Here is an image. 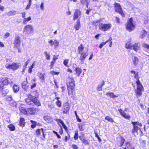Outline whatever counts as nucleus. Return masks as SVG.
Returning <instances> with one entry per match:
<instances>
[{
	"mask_svg": "<svg viewBox=\"0 0 149 149\" xmlns=\"http://www.w3.org/2000/svg\"><path fill=\"white\" fill-rule=\"evenodd\" d=\"M69 78L70 80L68 82L69 83V85L67 84L68 86V90L71 89V90H72L74 89L75 86V82L74 78H71L70 77ZM67 84H68V83Z\"/></svg>",
	"mask_w": 149,
	"mask_h": 149,
	"instance_id": "obj_6",
	"label": "nucleus"
},
{
	"mask_svg": "<svg viewBox=\"0 0 149 149\" xmlns=\"http://www.w3.org/2000/svg\"><path fill=\"white\" fill-rule=\"evenodd\" d=\"M143 90V87L141 84L137 86V89L135 90V93L136 94L137 97L140 96L142 95V92Z\"/></svg>",
	"mask_w": 149,
	"mask_h": 149,
	"instance_id": "obj_8",
	"label": "nucleus"
},
{
	"mask_svg": "<svg viewBox=\"0 0 149 149\" xmlns=\"http://www.w3.org/2000/svg\"><path fill=\"white\" fill-rule=\"evenodd\" d=\"M114 6L116 11L119 13L123 17L125 16V14L122 11V8L120 4L117 3H115Z\"/></svg>",
	"mask_w": 149,
	"mask_h": 149,
	"instance_id": "obj_7",
	"label": "nucleus"
},
{
	"mask_svg": "<svg viewBox=\"0 0 149 149\" xmlns=\"http://www.w3.org/2000/svg\"><path fill=\"white\" fill-rule=\"evenodd\" d=\"M0 92H2L3 95L4 96H6L9 92V90L7 89L4 90H3V89L2 91Z\"/></svg>",
	"mask_w": 149,
	"mask_h": 149,
	"instance_id": "obj_37",
	"label": "nucleus"
},
{
	"mask_svg": "<svg viewBox=\"0 0 149 149\" xmlns=\"http://www.w3.org/2000/svg\"><path fill=\"white\" fill-rule=\"evenodd\" d=\"M135 26L133 23V19L130 18L128 19L126 27L127 30L129 32L132 31L134 29Z\"/></svg>",
	"mask_w": 149,
	"mask_h": 149,
	"instance_id": "obj_3",
	"label": "nucleus"
},
{
	"mask_svg": "<svg viewBox=\"0 0 149 149\" xmlns=\"http://www.w3.org/2000/svg\"><path fill=\"white\" fill-rule=\"evenodd\" d=\"M8 127L10 129L11 131L15 130V127L13 124H10L8 126Z\"/></svg>",
	"mask_w": 149,
	"mask_h": 149,
	"instance_id": "obj_39",
	"label": "nucleus"
},
{
	"mask_svg": "<svg viewBox=\"0 0 149 149\" xmlns=\"http://www.w3.org/2000/svg\"><path fill=\"white\" fill-rule=\"evenodd\" d=\"M38 75L41 79V81H43L45 79L44 74H42L40 72H38Z\"/></svg>",
	"mask_w": 149,
	"mask_h": 149,
	"instance_id": "obj_25",
	"label": "nucleus"
},
{
	"mask_svg": "<svg viewBox=\"0 0 149 149\" xmlns=\"http://www.w3.org/2000/svg\"><path fill=\"white\" fill-rule=\"evenodd\" d=\"M64 110L63 112L65 113H67L69 110V107L68 104L67 103H65L64 104Z\"/></svg>",
	"mask_w": 149,
	"mask_h": 149,
	"instance_id": "obj_15",
	"label": "nucleus"
},
{
	"mask_svg": "<svg viewBox=\"0 0 149 149\" xmlns=\"http://www.w3.org/2000/svg\"><path fill=\"white\" fill-rule=\"evenodd\" d=\"M80 54V56L79 58V59L85 60L86 57L88 56V52H81Z\"/></svg>",
	"mask_w": 149,
	"mask_h": 149,
	"instance_id": "obj_14",
	"label": "nucleus"
},
{
	"mask_svg": "<svg viewBox=\"0 0 149 149\" xmlns=\"http://www.w3.org/2000/svg\"><path fill=\"white\" fill-rule=\"evenodd\" d=\"M44 119L47 123H50L52 121V118L48 116H44Z\"/></svg>",
	"mask_w": 149,
	"mask_h": 149,
	"instance_id": "obj_18",
	"label": "nucleus"
},
{
	"mask_svg": "<svg viewBox=\"0 0 149 149\" xmlns=\"http://www.w3.org/2000/svg\"><path fill=\"white\" fill-rule=\"evenodd\" d=\"M68 62V60L67 59L63 61V64L64 65L66 66L67 65V64Z\"/></svg>",
	"mask_w": 149,
	"mask_h": 149,
	"instance_id": "obj_56",
	"label": "nucleus"
},
{
	"mask_svg": "<svg viewBox=\"0 0 149 149\" xmlns=\"http://www.w3.org/2000/svg\"><path fill=\"white\" fill-rule=\"evenodd\" d=\"M6 100L8 101H10L12 100V97L10 96H8L6 98Z\"/></svg>",
	"mask_w": 149,
	"mask_h": 149,
	"instance_id": "obj_55",
	"label": "nucleus"
},
{
	"mask_svg": "<svg viewBox=\"0 0 149 149\" xmlns=\"http://www.w3.org/2000/svg\"><path fill=\"white\" fill-rule=\"evenodd\" d=\"M99 29L103 31H105L110 29L111 26L110 24H104L101 22L99 21H97Z\"/></svg>",
	"mask_w": 149,
	"mask_h": 149,
	"instance_id": "obj_1",
	"label": "nucleus"
},
{
	"mask_svg": "<svg viewBox=\"0 0 149 149\" xmlns=\"http://www.w3.org/2000/svg\"><path fill=\"white\" fill-rule=\"evenodd\" d=\"M31 19V17H29L28 18H25L23 20V24H27L28 22L30 21Z\"/></svg>",
	"mask_w": 149,
	"mask_h": 149,
	"instance_id": "obj_27",
	"label": "nucleus"
},
{
	"mask_svg": "<svg viewBox=\"0 0 149 149\" xmlns=\"http://www.w3.org/2000/svg\"><path fill=\"white\" fill-rule=\"evenodd\" d=\"M78 131L77 130H76L75 131V134L74 137V139L75 140L78 139Z\"/></svg>",
	"mask_w": 149,
	"mask_h": 149,
	"instance_id": "obj_38",
	"label": "nucleus"
},
{
	"mask_svg": "<svg viewBox=\"0 0 149 149\" xmlns=\"http://www.w3.org/2000/svg\"><path fill=\"white\" fill-rule=\"evenodd\" d=\"M80 26L81 25L80 24V19H79L77 20L76 23L75 24L74 27L75 29L77 30L79 29Z\"/></svg>",
	"mask_w": 149,
	"mask_h": 149,
	"instance_id": "obj_16",
	"label": "nucleus"
},
{
	"mask_svg": "<svg viewBox=\"0 0 149 149\" xmlns=\"http://www.w3.org/2000/svg\"><path fill=\"white\" fill-rule=\"evenodd\" d=\"M82 142L85 145H88L89 144V143L88 142V141L85 139H84L82 140Z\"/></svg>",
	"mask_w": 149,
	"mask_h": 149,
	"instance_id": "obj_52",
	"label": "nucleus"
},
{
	"mask_svg": "<svg viewBox=\"0 0 149 149\" xmlns=\"http://www.w3.org/2000/svg\"><path fill=\"white\" fill-rule=\"evenodd\" d=\"M144 23L146 25V27L149 29V19L148 17H146L144 18Z\"/></svg>",
	"mask_w": 149,
	"mask_h": 149,
	"instance_id": "obj_20",
	"label": "nucleus"
},
{
	"mask_svg": "<svg viewBox=\"0 0 149 149\" xmlns=\"http://www.w3.org/2000/svg\"><path fill=\"white\" fill-rule=\"evenodd\" d=\"M33 104H35L36 105L39 106L40 105V103L39 100L37 99L36 97L34 98V100H33Z\"/></svg>",
	"mask_w": 149,
	"mask_h": 149,
	"instance_id": "obj_23",
	"label": "nucleus"
},
{
	"mask_svg": "<svg viewBox=\"0 0 149 149\" xmlns=\"http://www.w3.org/2000/svg\"><path fill=\"white\" fill-rule=\"evenodd\" d=\"M44 54L45 55L46 58L47 60H49L50 59V55L48 54L47 52L45 51L44 52Z\"/></svg>",
	"mask_w": 149,
	"mask_h": 149,
	"instance_id": "obj_43",
	"label": "nucleus"
},
{
	"mask_svg": "<svg viewBox=\"0 0 149 149\" xmlns=\"http://www.w3.org/2000/svg\"><path fill=\"white\" fill-rule=\"evenodd\" d=\"M44 3L42 2L41 3L40 6V8H41V10H44V9L43 8L44 7Z\"/></svg>",
	"mask_w": 149,
	"mask_h": 149,
	"instance_id": "obj_58",
	"label": "nucleus"
},
{
	"mask_svg": "<svg viewBox=\"0 0 149 149\" xmlns=\"http://www.w3.org/2000/svg\"><path fill=\"white\" fill-rule=\"evenodd\" d=\"M72 148L73 149H78L77 146L75 144H73L72 145Z\"/></svg>",
	"mask_w": 149,
	"mask_h": 149,
	"instance_id": "obj_60",
	"label": "nucleus"
},
{
	"mask_svg": "<svg viewBox=\"0 0 149 149\" xmlns=\"http://www.w3.org/2000/svg\"><path fill=\"white\" fill-rule=\"evenodd\" d=\"M132 124L133 125V128L132 130V133L134 134L135 132L138 133V131L140 130L141 131L140 128L138 127V126L141 127L142 126V125L141 123H139L137 122H132Z\"/></svg>",
	"mask_w": 149,
	"mask_h": 149,
	"instance_id": "obj_2",
	"label": "nucleus"
},
{
	"mask_svg": "<svg viewBox=\"0 0 149 149\" xmlns=\"http://www.w3.org/2000/svg\"><path fill=\"white\" fill-rule=\"evenodd\" d=\"M120 145L119 146L121 147L123 146L125 140L124 138L121 137L120 138Z\"/></svg>",
	"mask_w": 149,
	"mask_h": 149,
	"instance_id": "obj_40",
	"label": "nucleus"
},
{
	"mask_svg": "<svg viewBox=\"0 0 149 149\" xmlns=\"http://www.w3.org/2000/svg\"><path fill=\"white\" fill-rule=\"evenodd\" d=\"M14 44L15 47L17 48L19 47L20 45V41L19 36L15 37Z\"/></svg>",
	"mask_w": 149,
	"mask_h": 149,
	"instance_id": "obj_12",
	"label": "nucleus"
},
{
	"mask_svg": "<svg viewBox=\"0 0 149 149\" xmlns=\"http://www.w3.org/2000/svg\"><path fill=\"white\" fill-rule=\"evenodd\" d=\"M13 90L15 93L18 92L19 90V88L18 86L14 85L13 87Z\"/></svg>",
	"mask_w": 149,
	"mask_h": 149,
	"instance_id": "obj_28",
	"label": "nucleus"
},
{
	"mask_svg": "<svg viewBox=\"0 0 149 149\" xmlns=\"http://www.w3.org/2000/svg\"><path fill=\"white\" fill-rule=\"evenodd\" d=\"M24 31L26 34H30L33 31V26L29 24L26 25L24 28Z\"/></svg>",
	"mask_w": 149,
	"mask_h": 149,
	"instance_id": "obj_5",
	"label": "nucleus"
},
{
	"mask_svg": "<svg viewBox=\"0 0 149 149\" xmlns=\"http://www.w3.org/2000/svg\"><path fill=\"white\" fill-rule=\"evenodd\" d=\"M56 105L59 107H61V102L59 100H58L56 102Z\"/></svg>",
	"mask_w": 149,
	"mask_h": 149,
	"instance_id": "obj_46",
	"label": "nucleus"
},
{
	"mask_svg": "<svg viewBox=\"0 0 149 149\" xmlns=\"http://www.w3.org/2000/svg\"><path fill=\"white\" fill-rule=\"evenodd\" d=\"M118 110L120 113V114L123 117L127 119H129L130 118V116L129 115L126 114L125 113V111H123L121 109H119Z\"/></svg>",
	"mask_w": 149,
	"mask_h": 149,
	"instance_id": "obj_11",
	"label": "nucleus"
},
{
	"mask_svg": "<svg viewBox=\"0 0 149 149\" xmlns=\"http://www.w3.org/2000/svg\"><path fill=\"white\" fill-rule=\"evenodd\" d=\"M56 121L59 122L63 126V128L65 130H67V127L66 125L64 124V123L63 122V121H62L60 119H56Z\"/></svg>",
	"mask_w": 149,
	"mask_h": 149,
	"instance_id": "obj_24",
	"label": "nucleus"
},
{
	"mask_svg": "<svg viewBox=\"0 0 149 149\" xmlns=\"http://www.w3.org/2000/svg\"><path fill=\"white\" fill-rule=\"evenodd\" d=\"M80 1L82 4L85 5L86 3H87L88 1V0H80Z\"/></svg>",
	"mask_w": 149,
	"mask_h": 149,
	"instance_id": "obj_44",
	"label": "nucleus"
},
{
	"mask_svg": "<svg viewBox=\"0 0 149 149\" xmlns=\"http://www.w3.org/2000/svg\"><path fill=\"white\" fill-rule=\"evenodd\" d=\"M134 78L135 79H138V72L136 73L135 74H134Z\"/></svg>",
	"mask_w": 149,
	"mask_h": 149,
	"instance_id": "obj_62",
	"label": "nucleus"
},
{
	"mask_svg": "<svg viewBox=\"0 0 149 149\" xmlns=\"http://www.w3.org/2000/svg\"><path fill=\"white\" fill-rule=\"evenodd\" d=\"M104 85H105L104 82V81H103L102 83V84H101L99 85L98 86L97 88V89L98 91H101L102 89V86H104Z\"/></svg>",
	"mask_w": 149,
	"mask_h": 149,
	"instance_id": "obj_30",
	"label": "nucleus"
},
{
	"mask_svg": "<svg viewBox=\"0 0 149 149\" xmlns=\"http://www.w3.org/2000/svg\"><path fill=\"white\" fill-rule=\"evenodd\" d=\"M36 83H33L32 85L31 86V89H32L33 88H34L36 87Z\"/></svg>",
	"mask_w": 149,
	"mask_h": 149,
	"instance_id": "obj_63",
	"label": "nucleus"
},
{
	"mask_svg": "<svg viewBox=\"0 0 149 149\" xmlns=\"http://www.w3.org/2000/svg\"><path fill=\"white\" fill-rule=\"evenodd\" d=\"M107 95H109L111 97L114 98L115 97H117L118 96H116L113 93L108 92L106 94Z\"/></svg>",
	"mask_w": 149,
	"mask_h": 149,
	"instance_id": "obj_33",
	"label": "nucleus"
},
{
	"mask_svg": "<svg viewBox=\"0 0 149 149\" xmlns=\"http://www.w3.org/2000/svg\"><path fill=\"white\" fill-rule=\"evenodd\" d=\"M81 15V12L80 10L79 9L76 10L73 16V20L75 21L78 18L80 19Z\"/></svg>",
	"mask_w": 149,
	"mask_h": 149,
	"instance_id": "obj_10",
	"label": "nucleus"
},
{
	"mask_svg": "<svg viewBox=\"0 0 149 149\" xmlns=\"http://www.w3.org/2000/svg\"><path fill=\"white\" fill-rule=\"evenodd\" d=\"M79 127L81 131H83L84 129L83 128L82 126L80 124L79 125Z\"/></svg>",
	"mask_w": 149,
	"mask_h": 149,
	"instance_id": "obj_61",
	"label": "nucleus"
},
{
	"mask_svg": "<svg viewBox=\"0 0 149 149\" xmlns=\"http://www.w3.org/2000/svg\"><path fill=\"white\" fill-rule=\"evenodd\" d=\"M95 136L98 139L99 142H101L102 141V140L99 137V136L98 135V134L95 132Z\"/></svg>",
	"mask_w": 149,
	"mask_h": 149,
	"instance_id": "obj_45",
	"label": "nucleus"
},
{
	"mask_svg": "<svg viewBox=\"0 0 149 149\" xmlns=\"http://www.w3.org/2000/svg\"><path fill=\"white\" fill-rule=\"evenodd\" d=\"M140 44L138 43H136L135 44L132 46V49L134 50L137 51V50L139 49Z\"/></svg>",
	"mask_w": 149,
	"mask_h": 149,
	"instance_id": "obj_19",
	"label": "nucleus"
},
{
	"mask_svg": "<svg viewBox=\"0 0 149 149\" xmlns=\"http://www.w3.org/2000/svg\"><path fill=\"white\" fill-rule=\"evenodd\" d=\"M10 105L13 107H16L17 105V103L13 100L11 101L10 102Z\"/></svg>",
	"mask_w": 149,
	"mask_h": 149,
	"instance_id": "obj_34",
	"label": "nucleus"
},
{
	"mask_svg": "<svg viewBox=\"0 0 149 149\" xmlns=\"http://www.w3.org/2000/svg\"><path fill=\"white\" fill-rule=\"evenodd\" d=\"M36 97L32 96L30 94L28 95V98L31 100L33 101L34 100V98Z\"/></svg>",
	"mask_w": 149,
	"mask_h": 149,
	"instance_id": "obj_41",
	"label": "nucleus"
},
{
	"mask_svg": "<svg viewBox=\"0 0 149 149\" xmlns=\"http://www.w3.org/2000/svg\"><path fill=\"white\" fill-rule=\"evenodd\" d=\"M10 35V34L8 32L6 33L4 36V38H7Z\"/></svg>",
	"mask_w": 149,
	"mask_h": 149,
	"instance_id": "obj_59",
	"label": "nucleus"
},
{
	"mask_svg": "<svg viewBox=\"0 0 149 149\" xmlns=\"http://www.w3.org/2000/svg\"><path fill=\"white\" fill-rule=\"evenodd\" d=\"M106 43H107V42H106V41L105 42H102L100 45L99 47V48L100 49H101L102 47L104 45H105L106 44Z\"/></svg>",
	"mask_w": 149,
	"mask_h": 149,
	"instance_id": "obj_47",
	"label": "nucleus"
},
{
	"mask_svg": "<svg viewBox=\"0 0 149 149\" xmlns=\"http://www.w3.org/2000/svg\"><path fill=\"white\" fill-rule=\"evenodd\" d=\"M24 119L23 118H20L19 124L20 126L23 127L24 126Z\"/></svg>",
	"mask_w": 149,
	"mask_h": 149,
	"instance_id": "obj_26",
	"label": "nucleus"
},
{
	"mask_svg": "<svg viewBox=\"0 0 149 149\" xmlns=\"http://www.w3.org/2000/svg\"><path fill=\"white\" fill-rule=\"evenodd\" d=\"M79 50V53H81L84 50V47L82 44H81L78 47Z\"/></svg>",
	"mask_w": 149,
	"mask_h": 149,
	"instance_id": "obj_35",
	"label": "nucleus"
},
{
	"mask_svg": "<svg viewBox=\"0 0 149 149\" xmlns=\"http://www.w3.org/2000/svg\"><path fill=\"white\" fill-rule=\"evenodd\" d=\"M132 61L133 64L134 65H137L139 62V59L136 56H134L132 58Z\"/></svg>",
	"mask_w": 149,
	"mask_h": 149,
	"instance_id": "obj_21",
	"label": "nucleus"
},
{
	"mask_svg": "<svg viewBox=\"0 0 149 149\" xmlns=\"http://www.w3.org/2000/svg\"><path fill=\"white\" fill-rule=\"evenodd\" d=\"M132 46L133 45H132L130 42H128L126 43L125 45V47L127 49H132Z\"/></svg>",
	"mask_w": 149,
	"mask_h": 149,
	"instance_id": "obj_32",
	"label": "nucleus"
},
{
	"mask_svg": "<svg viewBox=\"0 0 149 149\" xmlns=\"http://www.w3.org/2000/svg\"><path fill=\"white\" fill-rule=\"evenodd\" d=\"M33 68V67L32 66H31L29 67L28 70V72L29 73H31L32 72V69Z\"/></svg>",
	"mask_w": 149,
	"mask_h": 149,
	"instance_id": "obj_57",
	"label": "nucleus"
},
{
	"mask_svg": "<svg viewBox=\"0 0 149 149\" xmlns=\"http://www.w3.org/2000/svg\"><path fill=\"white\" fill-rule=\"evenodd\" d=\"M105 119L106 120H107L108 121L112 123H113L114 122L112 118H111L110 117L108 116H107L106 117H105Z\"/></svg>",
	"mask_w": 149,
	"mask_h": 149,
	"instance_id": "obj_36",
	"label": "nucleus"
},
{
	"mask_svg": "<svg viewBox=\"0 0 149 149\" xmlns=\"http://www.w3.org/2000/svg\"><path fill=\"white\" fill-rule=\"evenodd\" d=\"M10 81L7 78H3L1 79L0 82V91H2L4 89L3 86L4 85H7L10 83Z\"/></svg>",
	"mask_w": 149,
	"mask_h": 149,
	"instance_id": "obj_4",
	"label": "nucleus"
},
{
	"mask_svg": "<svg viewBox=\"0 0 149 149\" xmlns=\"http://www.w3.org/2000/svg\"><path fill=\"white\" fill-rule=\"evenodd\" d=\"M51 73L52 75H58V74L59 73V72H55L54 71H52L51 72Z\"/></svg>",
	"mask_w": 149,
	"mask_h": 149,
	"instance_id": "obj_54",
	"label": "nucleus"
},
{
	"mask_svg": "<svg viewBox=\"0 0 149 149\" xmlns=\"http://www.w3.org/2000/svg\"><path fill=\"white\" fill-rule=\"evenodd\" d=\"M28 82L27 81V79H26V81H24L22 84V86L23 89L25 90H26L28 88Z\"/></svg>",
	"mask_w": 149,
	"mask_h": 149,
	"instance_id": "obj_13",
	"label": "nucleus"
},
{
	"mask_svg": "<svg viewBox=\"0 0 149 149\" xmlns=\"http://www.w3.org/2000/svg\"><path fill=\"white\" fill-rule=\"evenodd\" d=\"M142 33V34L140 36V37L141 38H143L147 34V32L144 30H143V32Z\"/></svg>",
	"mask_w": 149,
	"mask_h": 149,
	"instance_id": "obj_42",
	"label": "nucleus"
},
{
	"mask_svg": "<svg viewBox=\"0 0 149 149\" xmlns=\"http://www.w3.org/2000/svg\"><path fill=\"white\" fill-rule=\"evenodd\" d=\"M74 71L76 72V74L78 76H79L82 72V69L80 68H76L74 69Z\"/></svg>",
	"mask_w": 149,
	"mask_h": 149,
	"instance_id": "obj_17",
	"label": "nucleus"
},
{
	"mask_svg": "<svg viewBox=\"0 0 149 149\" xmlns=\"http://www.w3.org/2000/svg\"><path fill=\"white\" fill-rule=\"evenodd\" d=\"M53 60H54V61H52L51 62V64L50 66L51 67V69L53 67L54 63L55 62V61L56 60V59H55L54 57Z\"/></svg>",
	"mask_w": 149,
	"mask_h": 149,
	"instance_id": "obj_50",
	"label": "nucleus"
},
{
	"mask_svg": "<svg viewBox=\"0 0 149 149\" xmlns=\"http://www.w3.org/2000/svg\"><path fill=\"white\" fill-rule=\"evenodd\" d=\"M25 101L26 103L29 105H33V101L31 100H29L28 98H26L25 99Z\"/></svg>",
	"mask_w": 149,
	"mask_h": 149,
	"instance_id": "obj_29",
	"label": "nucleus"
},
{
	"mask_svg": "<svg viewBox=\"0 0 149 149\" xmlns=\"http://www.w3.org/2000/svg\"><path fill=\"white\" fill-rule=\"evenodd\" d=\"M49 43V44L50 46H52L54 44V42L52 40H51L48 41Z\"/></svg>",
	"mask_w": 149,
	"mask_h": 149,
	"instance_id": "obj_48",
	"label": "nucleus"
},
{
	"mask_svg": "<svg viewBox=\"0 0 149 149\" xmlns=\"http://www.w3.org/2000/svg\"><path fill=\"white\" fill-rule=\"evenodd\" d=\"M59 44V42L56 40H54V46L55 47L58 46Z\"/></svg>",
	"mask_w": 149,
	"mask_h": 149,
	"instance_id": "obj_49",
	"label": "nucleus"
},
{
	"mask_svg": "<svg viewBox=\"0 0 149 149\" xmlns=\"http://www.w3.org/2000/svg\"><path fill=\"white\" fill-rule=\"evenodd\" d=\"M68 90V95H71L72 93V91L71 90V89H69V90Z\"/></svg>",
	"mask_w": 149,
	"mask_h": 149,
	"instance_id": "obj_64",
	"label": "nucleus"
},
{
	"mask_svg": "<svg viewBox=\"0 0 149 149\" xmlns=\"http://www.w3.org/2000/svg\"><path fill=\"white\" fill-rule=\"evenodd\" d=\"M43 128H41L40 129H38L36 131V134L38 136L40 134L41 132H43Z\"/></svg>",
	"mask_w": 149,
	"mask_h": 149,
	"instance_id": "obj_31",
	"label": "nucleus"
},
{
	"mask_svg": "<svg viewBox=\"0 0 149 149\" xmlns=\"http://www.w3.org/2000/svg\"><path fill=\"white\" fill-rule=\"evenodd\" d=\"M143 46L145 48H147L148 49H149V45L145 43H143Z\"/></svg>",
	"mask_w": 149,
	"mask_h": 149,
	"instance_id": "obj_51",
	"label": "nucleus"
},
{
	"mask_svg": "<svg viewBox=\"0 0 149 149\" xmlns=\"http://www.w3.org/2000/svg\"><path fill=\"white\" fill-rule=\"evenodd\" d=\"M28 112L31 114L34 113L36 111V109L34 108H31L28 109Z\"/></svg>",
	"mask_w": 149,
	"mask_h": 149,
	"instance_id": "obj_22",
	"label": "nucleus"
},
{
	"mask_svg": "<svg viewBox=\"0 0 149 149\" xmlns=\"http://www.w3.org/2000/svg\"><path fill=\"white\" fill-rule=\"evenodd\" d=\"M20 111L22 113L24 114H26L27 113V111L26 110V109H20Z\"/></svg>",
	"mask_w": 149,
	"mask_h": 149,
	"instance_id": "obj_53",
	"label": "nucleus"
},
{
	"mask_svg": "<svg viewBox=\"0 0 149 149\" xmlns=\"http://www.w3.org/2000/svg\"><path fill=\"white\" fill-rule=\"evenodd\" d=\"M7 68H11L13 70H15L17 69L19 66V64L16 63H14L12 64H7L6 65Z\"/></svg>",
	"mask_w": 149,
	"mask_h": 149,
	"instance_id": "obj_9",
	"label": "nucleus"
}]
</instances>
